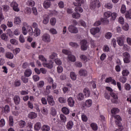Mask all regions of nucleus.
<instances>
[{"mask_svg": "<svg viewBox=\"0 0 131 131\" xmlns=\"http://www.w3.org/2000/svg\"><path fill=\"white\" fill-rule=\"evenodd\" d=\"M32 11L33 15L35 16H37L38 15V13L37 12V9L35 7H33L32 8Z\"/></svg>", "mask_w": 131, "mask_h": 131, "instance_id": "obj_61", "label": "nucleus"}, {"mask_svg": "<svg viewBox=\"0 0 131 131\" xmlns=\"http://www.w3.org/2000/svg\"><path fill=\"white\" fill-rule=\"evenodd\" d=\"M4 110L5 113L7 114V113H9L10 112V106L8 105H5V107L3 108Z\"/></svg>", "mask_w": 131, "mask_h": 131, "instance_id": "obj_56", "label": "nucleus"}, {"mask_svg": "<svg viewBox=\"0 0 131 131\" xmlns=\"http://www.w3.org/2000/svg\"><path fill=\"white\" fill-rule=\"evenodd\" d=\"M28 117L30 119H34V118H36L37 117V114L32 112L28 114Z\"/></svg>", "mask_w": 131, "mask_h": 131, "instance_id": "obj_22", "label": "nucleus"}, {"mask_svg": "<svg viewBox=\"0 0 131 131\" xmlns=\"http://www.w3.org/2000/svg\"><path fill=\"white\" fill-rule=\"evenodd\" d=\"M51 115H52V116H56L57 115V111H56V109L54 108H52L50 112Z\"/></svg>", "mask_w": 131, "mask_h": 131, "instance_id": "obj_53", "label": "nucleus"}, {"mask_svg": "<svg viewBox=\"0 0 131 131\" xmlns=\"http://www.w3.org/2000/svg\"><path fill=\"white\" fill-rule=\"evenodd\" d=\"M58 101L59 103H66V99L64 98V97H60L58 98Z\"/></svg>", "mask_w": 131, "mask_h": 131, "instance_id": "obj_64", "label": "nucleus"}, {"mask_svg": "<svg viewBox=\"0 0 131 131\" xmlns=\"http://www.w3.org/2000/svg\"><path fill=\"white\" fill-rule=\"evenodd\" d=\"M60 119L61 122H62L63 123H65V122H66V121H67V118L63 114H61L60 115Z\"/></svg>", "mask_w": 131, "mask_h": 131, "instance_id": "obj_30", "label": "nucleus"}, {"mask_svg": "<svg viewBox=\"0 0 131 131\" xmlns=\"http://www.w3.org/2000/svg\"><path fill=\"white\" fill-rule=\"evenodd\" d=\"M14 125V119L13 118V116H10L9 117V126H13Z\"/></svg>", "mask_w": 131, "mask_h": 131, "instance_id": "obj_46", "label": "nucleus"}, {"mask_svg": "<svg viewBox=\"0 0 131 131\" xmlns=\"http://www.w3.org/2000/svg\"><path fill=\"white\" fill-rule=\"evenodd\" d=\"M77 99L79 101H82L84 99V95H83L82 93H79L77 95Z\"/></svg>", "mask_w": 131, "mask_h": 131, "instance_id": "obj_35", "label": "nucleus"}, {"mask_svg": "<svg viewBox=\"0 0 131 131\" xmlns=\"http://www.w3.org/2000/svg\"><path fill=\"white\" fill-rule=\"evenodd\" d=\"M1 38L3 39V40H5L7 41V40H8L9 37L7 35V34L3 33L2 35H1Z\"/></svg>", "mask_w": 131, "mask_h": 131, "instance_id": "obj_50", "label": "nucleus"}, {"mask_svg": "<svg viewBox=\"0 0 131 131\" xmlns=\"http://www.w3.org/2000/svg\"><path fill=\"white\" fill-rule=\"evenodd\" d=\"M103 16L104 18H101V21L102 22L105 21L106 19H108V18H110V17H111V11H106L104 12Z\"/></svg>", "mask_w": 131, "mask_h": 131, "instance_id": "obj_13", "label": "nucleus"}, {"mask_svg": "<svg viewBox=\"0 0 131 131\" xmlns=\"http://www.w3.org/2000/svg\"><path fill=\"white\" fill-rule=\"evenodd\" d=\"M93 105V100L92 99H88L86 100L85 103V106L87 108H90V107H92Z\"/></svg>", "mask_w": 131, "mask_h": 131, "instance_id": "obj_24", "label": "nucleus"}, {"mask_svg": "<svg viewBox=\"0 0 131 131\" xmlns=\"http://www.w3.org/2000/svg\"><path fill=\"white\" fill-rule=\"evenodd\" d=\"M41 39L44 42H50L51 41V36L49 34L45 33L41 36Z\"/></svg>", "mask_w": 131, "mask_h": 131, "instance_id": "obj_7", "label": "nucleus"}, {"mask_svg": "<svg viewBox=\"0 0 131 131\" xmlns=\"http://www.w3.org/2000/svg\"><path fill=\"white\" fill-rule=\"evenodd\" d=\"M21 79L24 83H27V82H28V78H27V77H25V76H21Z\"/></svg>", "mask_w": 131, "mask_h": 131, "instance_id": "obj_52", "label": "nucleus"}, {"mask_svg": "<svg viewBox=\"0 0 131 131\" xmlns=\"http://www.w3.org/2000/svg\"><path fill=\"white\" fill-rule=\"evenodd\" d=\"M54 62H53V61L50 60L48 62H46L44 63H42V65L43 66V67H47V68H48V69H52L53 67H54Z\"/></svg>", "mask_w": 131, "mask_h": 131, "instance_id": "obj_8", "label": "nucleus"}, {"mask_svg": "<svg viewBox=\"0 0 131 131\" xmlns=\"http://www.w3.org/2000/svg\"><path fill=\"white\" fill-rule=\"evenodd\" d=\"M27 30H28L29 32V35H32L34 34V36H38V35H40V30L39 29H35L34 32L32 29V27L30 26H28L27 27Z\"/></svg>", "mask_w": 131, "mask_h": 131, "instance_id": "obj_3", "label": "nucleus"}, {"mask_svg": "<svg viewBox=\"0 0 131 131\" xmlns=\"http://www.w3.org/2000/svg\"><path fill=\"white\" fill-rule=\"evenodd\" d=\"M83 93L84 94V96H85L87 98H89L91 95V92L90 91V90H89V88H85L83 90Z\"/></svg>", "mask_w": 131, "mask_h": 131, "instance_id": "obj_32", "label": "nucleus"}, {"mask_svg": "<svg viewBox=\"0 0 131 131\" xmlns=\"http://www.w3.org/2000/svg\"><path fill=\"white\" fill-rule=\"evenodd\" d=\"M82 4H83V0H76V2L74 3V5L76 7H80Z\"/></svg>", "mask_w": 131, "mask_h": 131, "instance_id": "obj_27", "label": "nucleus"}, {"mask_svg": "<svg viewBox=\"0 0 131 131\" xmlns=\"http://www.w3.org/2000/svg\"><path fill=\"white\" fill-rule=\"evenodd\" d=\"M119 112V110L118 108H113L111 110V113L113 117H114L115 118V116H119L118 115H116Z\"/></svg>", "mask_w": 131, "mask_h": 131, "instance_id": "obj_16", "label": "nucleus"}, {"mask_svg": "<svg viewBox=\"0 0 131 131\" xmlns=\"http://www.w3.org/2000/svg\"><path fill=\"white\" fill-rule=\"evenodd\" d=\"M27 5L29 7H34L35 6V2L33 0H29L27 2Z\"/></svg>", "mask_w": 131, "mask_h": 131, "instance_id": "obj_40", "label": "nucleus"}, {"mask_svg": "<svg viewBox=\"0 0 131 131\" xmlns=\"http://www.w3.org/2000/svg\"><path fill=\"white\" fill-rule=\"evenodd\" d=\"M101 7V2L99 0H94L93 2L90 4V9L91 10H95L96 8H100Z\"/></svg>", "mask_w": 131, "mask_h": 131, "instance_id": "obj_4", "label": "nucleus"}, {"mask_svg": "<svg viewBox=\"0 0 131 131\" xmlns=\"http://www.w3.org/2000/svg\"><path fill=\"white\" fill-rule=\"evenodd\" d=\"M62 53L63 54H64V55H68V56H69V55L71 54V52H70L69 50L67 49H62Z\"/></svg>", "mask_w": 131, "mask_h": 131, "instance_id": "obj_57", "label": "nucleus"}, {"mask_svg": "<svg viewBox=\"0 0 131 131\" xmlns=\"http://www.w3.org/2000/svg\"><path fill=\"white\" fill-rule=\"evenodd\" d=\"M125 17L127 19H131V9L126 12L125 14Z\"/></svg>", "mask_w": 131, "mask_h": 131, "instance_id": "obj_49", "label": "nucleus"}, {"mask_svg": "<svg viewBox=\"0 0 131 131\" xmlns=\"http://www.w3.org/2000/svg\"><path fill=\"white\" fill-rule=\"evenodd\" d=\"M70 77L71 78L72 80H76V74H75V73H74V72H71L70 73Z\"/></svg>", "mask_w": 131, "mask_h": 131, "instance_id": "obj_42", "label": "nucleus"}, {"mask_svg": "<svg viewBox=\"0 0 131 131\" xmlns=\"http://www.w3.org/2000/svg\"><path fill=\"white\" fill-rule=\"evenodd\" d=\"M81 50L82 51H86L88 50V41L86 40L81 41Z\"/></svg>", "mask_w": 131, "mask_h": 131, "instance_id": "obj_10", "label": "nucleus"}, {"mask_svg": "<svg viewBox=\"0 0 131 131\" xmlns=\"http://www.w3.org/2000/svg\"><path fill=\"white\" fill-rule=\"evenodd\" d=\"M79 74L80 76H86L88 75V71L86 70L81 69L79 71Z\"/></svg>", "mask_w": 131, "mask_h": 131, "instance_id": "obj_21", "label": "nucleus"}, {"mask_svg": "<svg viewBox=\"0 0 131 131\" xmlns=\"http://www.w3.org/2000/svg\"><path fill=\"white\" fill-rule=\"evenodd\" d=\"M105 82L106 83H109V82H111L112 84L113 85H116L117 86V88L120 92H121L122 91V89L121 88V83L120 82H117L115 79H113L111 77L106 78L105 80Z\"/></svg>", "mask_w": 131, "mask_h": 131, "instance_id": "obj_1", "label": "nucleus"}, {"mask_svg": "<svg viewBox=\"0 0 131 131\" xmlns=\"http://www.w3.org/2000/svg\"><path fill=\"white\" fill-rule=\"evenodd\" d=\"M118 22L122 25L124 24V18L122 16H120L118 18Z\"/></svg>", "mask_w": 131, "mask_h": 131, "instance_id": "obj_59", "label": "nucleus"}, {"mask_svg": "<svg viewBox=\"0 0 131 131\" xmlns=\"http://www.w3.org/2000/svg\"><path fill=\"white\" fill-rule=\"evenodd\" d=\"M50 20V16L48 15H45L43 17V24L47 25L49 23Z\"/></svg>", "mask_w": 131, "mask_h": 131, "instance_id": "obj_29", "label": "nucleus"}, {"mask_svg": "<svg viewBox=\"0 0 131 131\" xmlns=\"http://www.w3.org/2000/svg\"><path fill=\"white\" fill-rule=\"evenodd\" d=\"M49 58L51 60H55V59H57V54L55 53H52L50 56Z\"/></svg>", "mask_w": 131, "mask_h": 131, "instance_id": "obj_47", "label": "nucleus"}, {"mask_svg": "<svg viewBox=\"0 0 131 131\" xmlns=\"http://www.w3.org/2000/svg\"><path fill=\"white\" fill-rule=\"evenodd\" d=\"M68 29L69 31L71 32V33H78V29L73 25L69 26Z\"/></svg>", "mask_w": 131, "mask_h": 131, "instance_id": "obj_9", "label": "nucleus"}, {"mask_svg": "<svg viewBox=\"0 0 131 131\" xmlns=\"http://www.w3.org/2000/svg\"><path fill=\"white\" fill-rule=\"evenodd\" d=\"M124 89L126 91H130V89H131L130 84L128 83L125 84Z\"/></svg>", "mask_w": 131, "mask_h": 131, "instance_id": "obj_63", "label": "nucleus"}, {"mask_svg": "<svg viewBox=\"0 0 131 131\" xmlns=\"http://www.w3.org/2000/svg\"><path fill=\"white\" fill-rule=\"evenodd\" d=\"M111 20L113 21H114L116 19V18L117 17V13H116V12H111Z\"/></svg>", "mask_w": 131, "mask_h": 131, "instance_id": "obj_43", "label": "nucleus"}, {"mask_svg": "<svg viewBox=\"0 0 131 131\" xmlns=\"http://www.w3.org/2000/svg\"><path fill=\"white\" fill-rule=\"evenodd\" d=\"M14 102L15 105H19L21 101V98L18 95H15L13 98Z\"/></svg>", "mask_w": 131, "mask_h": 131, "instance_id": "obj_20", "label": "nucleus"}, {"mask_svg": "<svg viewBox=\"0 0 131 131\" xmlns=\"http://www.w3.org/2000/svg\"><path fill=\"white\" fill-rule=\"evenodd\" d=\"M32 74V70L30 69H27L24 72L25 77H30Z\"/></svg>", "mask_w": 131, "mask_h": 131, "instance_id": "obj_15", "label": "nucleus"}, {"mask_svg": "<svg viewBox=\"0 0 131 131\" xmlns=\"http://www.w3.org/2000/svg\"><path fill=\"white\" fill-rule=\"evenodd\" d=\"M5 57L7 58V59H13V58H14V54L11 52H6Z\"/></svg>", "mask_w": 131, "mask_h": 131, "instance_id": "obj_38", "label": "nucleus"}, {"mask_svg": "<svg viewBox=\"0 0 131 131\" xmlns=\"http://www.w3.org/2000/svg\"><path fill=\"white\" fill-rule=\"evenodd\" d=\"M18 125L20 128H23L26 126V122H25V121L20 120L18 122Z\"/></svg>", "mask_w": 131, "mask_h": 131, "instance_id": "obj_33", "label": "nucleus"}, {"mask_svg": "<svg viewBox=\"0 0 131 131\" xmlns=\"http://www.w3.org/2000/svg\"><path fill=\"white\" fill-rule=\"evenodd\" d=\"M90 32L91 34H93V35H96L97 33H99L100 32V28L98 27L93 28L90 30Z\"/></svg>", "mask_w": 131, "mask_h": 131, "instance_id": "obj_17", "label": "nucleus"}, {"mask_svg": "<svg viewBox=\"0 0 131 131\" xmlns=\"http://www.w3.org/2000/svg\"><path fill=\"white\" fill-rule=\"evenodd\" d=\"M47 82L49 84H52V90H55L57 88V83L54 82V79L51 77H48L47 78Z\"/></svg>", "mask_w": 131, "mask_h": 131, "instance_id": "obj_6", "label": "nucleus"}, {"mask_svg": "<svg viewBox=\"0 0 131 131\" xmlns=\"http://www.w3.org/2000/svg\"><path fill=\"white\" fill-rule=\"evenodd\" d=\"M14 23L16 24H19L21 23V18L19 16H16L14 18Z\"/></svg>", "mask_w": 131, "mask_h": 131, "instance_id": "obj_54", "label": "nucleus"}, {"mask_svg": "<svg viewBox=\"0 0 131 131\" xmlns=\"http://www.w3.org/2000/svg\"><path fill=\"white\" fill-rule=\"evenodd\" d=\"M62 91L63 92V94H66V93H68L70 91V89L67 86H64L62 88Z\"/></svg>", "mask_w": 131, "mask_h": 131, "instance_id": "obj_62", "label": "nucleus"}, {"mask_svg": "<svg viewBox=\"0 0 131 131\" xmlns=\"http://www.w3.org/2000/svg\"><path fill=\"white\" fill-rule=\"evenodd\" d=\"M90 126L93 130H98V125L96 123H92Z\"/></svg>", "mask_w": 131, "mask_h": 131, "instance_id": "obj_37", "label": "nucleus"}, {"mask_svg": "<svg viewBox=\"0 0 131 131\" xmlns=\"http://www.w3.org/2000/svg\"><path fill=\"white\" fill-rule=\"evenodd\" d=\"M39 59L42 62V64L47 62L48 60L43 55H40L38 56Z\"/></svg>", "mask_w": 131, "mask_h": 131, "instance_id": "obj_36", "label": "nucleus"}, {"mask_svg": "<svg viewBox=\"0 0 131 131\" xmlns=\"http://www.w3.org/2000/svg\"><path fill=\"white\" fill-rule=\"evenodd\" d=\"M35 130H39L41 128V123L40 122H37L34 126Z\"/></svg>", "mask_w": 131, "mask_h": 131, "instance_id": "obj_28", "label": "nucleus"}, {"mask_svg": "<svg viewBox=\"0 0 131 131\" xmlns=\"http://www.w3.org/2000/svg\"><path fill=\"white\" fill-rule=\"evenodd\" d=\"M122 55L124 63L126 64L130 63V54L128 52H124Z\"/></svg>", "mask_w": 131, "mask_h": 131, "instance_id": "obj_5", "label": "nucleus"}, {"mask_svg": "<svg viewBox=\"0 0 131 131\" xmlns=\"http://www.w3.org/2000/svg\"><path fill=\"white\" fill-rule=\"evenodd\" d=\"M56 22H57L56 18H51L50 19V24L52 26H55V25H56Z\"/></svg>", "mask_w": 131, "mask_h": 131, "instance_id": "obj_58", "label": "nucleus"}, {"mask_svg": "<svg viewBox=\"0 0 131 131\" xmlns=\"http://www.w3.org/2000/svg\"><path fill=\"white\" fill-rule=\"evenodd\" d=\"M6 125V120L5 119H2L0 120V127H4Z\"/></svg>", "mask_w": 131, "mask_h": 131, "instance_id": "obj_55", "label": "nucleus"}, {"mask_svg": "<svg viewBox=\"0 0 131 131\" xmlns=\"http://www.w3.org/2000/svg\"><path fill=\"white\" fill-rule=\"evenodd\" d=\"M80 58L81 60H82V61H83V62H84L85 63H86V62H88V57L86 55L81 54L80 55Z\"/></svg>", "mask_w": 131, "mask_h": 131, "instance_id": "obj_44", "label": "nucleus"}, {"mask_svg": "<svg viewBox=\"0 0 131 131\" xmlns=\"http://www.w3.org/2000/svg\"><path fill=\"white\" fill-rule=\"evenodd\" d=\"M41 128L42 131H50L51 127L48 125H43Z\"/></svg>", "mask_w": 131, "mask_h": 131, "instance_id": "obj_41", "label": "nucleus"}, {"mask_svg": "<svg viewBox=\"0 0 131 131\" xmlns=\"http://www.w3.org/2000/svg\"><path fill=\"white\" fill-rule=\"evenodd\" d=\"M68 104L70 107H74V104H75V101L72 97H69L68 99Z\"/></svg>", "mask_w": 131, "mask_h": 131, "instance_id": "obj_14", "label": "nucleus"}, {"mask_svg": "<svg viewBox=\"0 0 131 131\" xmlns=\"http://www.w3.org/2000/svg\"><path fill=\"white\" fill-rule=\"evenodd\" d=\"M72 17L73 18H75V19H78L79 18H80V14L77 12L73 13L72 14Z\"/></svg>", "mask_w": 131, "mask_h": 131, "instance_id": "obj_51", "label": "nucleus"}, {"mask_svg": "<svg viewBox=\"0 0 131 131\" xmlns=\"http://www.w3.org/2000/svg\"><path fill=\"white\" fill-rule=\"evenodd\" d=\"M126 11V7H125V5H122L121 8V12L122 13V14H124Z\"/></svg>", "mask_w": 131, "mask_h": 131, "instance_id": "obj_60", "label": "nucleus"}, {"mask_svg": "<svg viewBox=\"0 0 131 131\" xmlns=\"http://www.w3.org/2000/svg\"><path fill=\"white\" fill-rule=\"evenodd\" d=\"M73 125H74V123L73 121L70 120L68 121L67 123V129L70 130L73 127Z\"/></svg>", "mask_w": 131, "mask_h": 131, "instance_id": "obj_23", "label": "nucleus"}, {"mask_svg": "<svg viewBox=\"0 0 131 131\" xmlns=\"http://www.w3.org/2000/svg\"><path fill=\"white\" fill-rule=\"evenodd\" d=\"M119 80L122 83H125L127 80V77L125 76H121L119 78Z\"/></svg>", "mask_w": 131, "mask_h": 131, "instance_id": "obj_25", "label": "nucleus"}, {"mask_svg": "<svg viewBox=\"0 0 131 131\" xmlns=\"http://www.w3.org/2000/svg\"><path fill=\"white\" fill-rule=\"evenodd\" d=\"M45 85V81H40L37 84V86L38 89H41V88H43Z\"/></svg>", "mask_w": 131, "mask_h": 131, "instance_id": "obj_45", "label": "nucleus"}, {"mask_svg": "<svg viewBox=\"0 0 131 131\" xmlns=\"http://www.w3.org/2000/svg\"><path fill=\"white\" fill-rule=\"evenodd\" d=\"M61 111L63 114H65V115H68L69 113H70V111L69 110L68 108L66 107H63L61 109Z\"/></svg>", "mask_w": 131, "mask_h": 131, "instance_id": "obj_26", "label": "nucleus"}, {"mask_svg": "<svg viewBox=\"0 0 131 131\" xmlns=\"http://www.w3.org/2000/svg\"><path fill=\"white\" fill-rule=\"evenodd\" d=\"M68 58L71 62H75L76 61V57L72 54H70L68 56Z\"/></svg>", "mask_w": 131, "mask_h": 131, "instance_id": "obj_31", "label": "nucleus"}, {"mask_svg": "<svg viewBox=\"0 0 131 131\" xmlns=\"http://www.w3.org/2000/svg\"><path fill=\"white\" fill-rule=\"evenodd\" d=\"M103 51L104 52L108 53V52L110 51V48H109V46H108V45H105L103 46Z\"/></svg>", "mask_w": 131, "mask_h": 131, "instance_id": "obj_48", "label": "nucleus"}, {"mask_svg": "<svg viewBox=\"0 0 131 131\" xmlns=\"http://www.w3.org/2000/svg\"><path fill=\"white\" fill-rule=\"evenodd\" d=\"M47 101L50 106H54L55 105V101L53 96H48L47 97Z\"/></svg>", "mask_w": 131, "mask_h": 131, "instance_id": "obj_12", "label": "nucleus"}, {"mask_svg": "<svg viewBox=\"0 0 131 131\" xmlns=\"http://www.w3.org/2000/svg\"><path fill=\"white\" fill-rule=\"evenodd\" d=\"M129 71L127 69H124V70H123L122 71V75L123 76H127L128 75H129Z\"/></svg>", "mask_w": 131, "mask_h": 131, "instance_id": "obj_39", "label": "nucleus"}, {"mask_svg": "<svg viewBox=\"0 0 131 131\" xmlns=\"http://www.w3.org/2000/svg\"><path fill=\"white\" fill-rule=\"evenodd\" d=\"M51 90H53L52 89V86L50 85H47L45 90V95H49L51 94Z\"/></svg>", "mask_w": 131, "mask_h": 131, "instance_id": "obj_34", "label": "nucleus"}, {"mask_svg": "<svg viewBox=\"0 0 131 131\" xmlns=\"http://www.w3.org/2000/svg\"><path fill=\"white\" fill-rule=\"evenodd\" d=\"M52 6V3L51 1H49V0H46L44 1L43 3V7L44 9H49Z\"/></svg>", "mask_w": 131, "mask_h": 131, "instance_id": "obj_18", "label": "nucleus"}, {"mask_svg": "<svg viewBox=\"0 0 131 131\" xmlns=\"http://www.w3.org/2000/svg\"><path fill=\"white\" fill-rule=\"evenodd\" d=\"M117 42L120 47H122L124 45V37H120L117 39Z\"/></svg>", "mask_w": 131, "mask_h": 131, "instance_id": "obj_19", "label": "nucleus"}, {"mask_svg": "<svg viewBox=\"0 0 131 131\" xmlns=\"http://www.w3.org/2000/svg\"><path fill=\"white\" fill-rule=\"evenodd\" d=\"M10 6L13 8V10H14L15 12H19V11H20V9L19 8V5H18L17 2H12L10 4Z\"/></svg>", "mask_w": 131, "mask_h": 131, "instance_id": "obj_11", "label": "nucleus"}, {"mask_svg": "<svg viewBox=\"0 0 131 131\" xmlns=\"http://www.w3.org/2000/svg\"><path fill=\"white\" fill-rule=\"evenodd\" d=\"M107 91L110 92V95L112 97L113 99H112V102L115 104H117L118 103V96L116 93L113 92V90L111 87L107 86L106 88Z\"/></svg>", "mask_w": 131, "mask_h": 131, "instance_id": "obj_2", "label": "nucleus"}]
</instances>
